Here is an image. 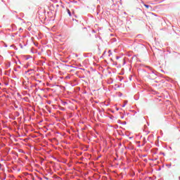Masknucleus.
<instances>
[{
    "mask_svg": "<svg viewBox=\"0 0 180 180\" xmlns=\"http://www.w3.org/2000/svg\"><path fill=\"white\" fill-rule=\"evenodd\" d=\"M144 6H146L148 9L149 8L150 6L147 5V4H145Z\"/></svg>",
    "mask_w": 180,
    "mask_h": 180,
    "instance_id": "nucleus-3",
    "label": "nucleus"
},
{
    "mask_svg": "<svg viewBox=\"0 0 180 180\" xmlns=\"http://www.w3.org/2000/svg\"><path fill=\"white\" fill-rule=\"evenodd\" d=\"M61 109H62V110H64V108H62Z\"/></svg>",
    "mask_w": 180,
    "mask_h": 180,
    "instance_id": "nucleus-6",
    "label": "nucleus"
},
{
    "mask_svg": "<svg viewBox=\"0 0 180 180\" xmlns=\"http://www.w3.org/2000/svg\"><path fill=\"white\" fill-rule=\"evenodd\" d=\"M126 105H127V101H124V105H122V108H124V106H126Z\"/></svg>",
    "mask_w": 180,
    "mask_h": 180,
    "instance_id": "nucleus-2",
    "label": "nucleus"
},
{
    "mask_svg": "<svg viewBox=\"0 0 180 180\" xmlns=\"http://www.w3.org/2000/svg\"><path fill=\"white\" fill-rule=\"evenodd\" d=\"M2 168V165L0 163V170Z\"/></svg>",
    "mask_w": 180,
    "mask_h": 180,
    "instance_id": "nucleus-5",
    "label": "nucleus"
},
{
    "mask_svg": "<svg viewBox=\"0 0 180 180\" xmlns=\"http://www.w3.org/2000/svg\"><path fill=\"white\" fill-rule=\"evenodd\" d=\"M65 105H67V103H66V102H64V103H63V106H65Z\"/></svg>",
    "mask_w": 180,
    "mask_h": 180,
    "instance_id": "nucleus-4",
    "label": "nucleus"
},
{
    "mask_svg": "<svg viewBox=\"0 0 180 180\" xmlns=\"http://www.w3.org/2000/svg\"><path fill=\"white\" fill-rule=\"evenodd\" d=\"M67 12H68L69 16H71V11H70V9H67Z\"/></svg>",
    "mask_w": 180,
    "mask_h": 180,
    "instance_id": "nucleus-1",
    "label": "nucleus"
}]
</instances>
